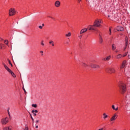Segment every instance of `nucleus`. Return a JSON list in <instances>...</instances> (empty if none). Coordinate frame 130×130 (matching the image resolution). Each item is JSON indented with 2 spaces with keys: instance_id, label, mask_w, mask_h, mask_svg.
Segmentation results:
<instances>
[{
  "instance_id": "obj_14",
  "label": "nucleus",
  "mask_w": 130,
  "mask_h": 130,
  "mask_svg": "<svg viewBox=\"0 0 130 130\" xmlns=\"http://www.w3.org/2000/svg\"><path fill=\"white\" fill-rule=\"evenodd\" d=\"M110 58H111V56H109L108 57H107L106 58H105L104 59H102V60H109V59H110Z\"/></svg>"
},
{
  "instance_id": "obj_2",
  "label": "nucleus",
  "mask_w": 130,
  "mask_h": 130,
  "mask_svg": "<svg viewBox=\"0 0 130 130\" xmlns=\"http://www.w3.org/2000/svg\"><path fill=\"white\" fill-rule=\"evenodd\" d=\"M100 23H101V21L99 20H95L93 25H90L88 27V30H93L94 31H95V30H96V28H95V27H99V26H100Z\"/></svg>"
},
{
  "instance_id": "obj_50",
  "label": "nucleus",
  "mask_w": 130,
  "mask_h": 130,
  "mask_svg": "<svg viewBox=\"0 0 130 130\" xmlns=\"http://www.w3.org/2000/svg\"><path fill=\"white\" fill-rule=\"evenodd\" d=\"M99 36H100V37H101V34H100Z\"/></svg>"
},
{
  "instance_id": "obj_38",
  "label": "nucleus",
  "mask_w": 130,
  "mask_h": 130,
  "mask_svg": "<svg viewBox=\"0 0 130 130\" xmlns=\"http://www.w3.org/2000/svg\"><path fill=\"white\" fill-rule=\"evenodd\" d=\"M8 113L9 114V116H11V114H10V111H9V110H8Z\"/></svg>"
},
{
  "instance_id": "obj_44",
  "label": "nucleus",
  "mask_w": 130,
  "mask_h": 130,
  "mask_svg": "<svg viewBox=\"0 0 130 130\" xmlns=\"http://www.w3.org/2000/svg\"><path fill=\"white\" fill-rule=\"evenodd\" d=\"M0 48H3V47H2V44H0Z\"/></svg>"
},
{
  "instance_id": "obj_5",
  "label": "nucleus",
  "mask_w": 130,
  "mask_h": 130,
  "mask_svg": "<svg viewBox=\"0 0 130 130\" xmlns=\"http://www.w3.org/2000/svg\"><path fill=\"white\" fill-rule=\"evenodd\" d=\"M16 14V10H15V9L11 8L9 10V16H14Z\"/></svg>"
},
{
  "instance_id": "obj_52",
  "label": "nucleus",
  "mask_w": 130,
  "mask_h": 130,
  "mask_svg": "<svg viewBox=\"0 0 130 130\" xmlns=\"http://www.w3.org/2000/svg\"><path fill=\"white\" fill-rule=\"evenodd\" d=\"M73 54V53H72V52H71V54Z\"/></svg>"
},
{
  "instance_id": "obj_53",
  "label": "nucleus",
  "mask_w": 130,
  "mask_h": 130,
  "mask_svg": "<svg viewBox=\"0 0 130 130\" xmlns=\"http://www.w3.org/2000/svg\"><path fill=\"white\" fill-rule=\"evenodd\" d=\"M108 17H110V16L109 15Z\"/></svg>"
},
{
  "instance_id": "obj_25",
  "label": "nucleus",
  "mask_w": 130,
  "mask_h": 130,
  "mask_svg": "<svg viewBox=\"0 0 130 130\" xmlns=\"http://www.w3.org/2000/svg\"><path fill=\"white\" fill-rule=\"evenodd\" d=\"M81 65L82 66V67H88V66L87 64H86V63H82Z\"/></svg>"
},
{
  "instance_id": "obj_21",
  "label": "nucleus",
  "mask_w": 130,
  "mask_h": 130,
  "mask_svg": "<svg viewBox=\"0 0 130 130\" xmlns=\"http://www.w3.org/2000/svg\"><path fill=\"white\" fill-rule=\"evenodd\" d=\"M38 113V110H32L31 111V113Z\"/></svg>"
},
{
  "instance_id": "obj_34",
  "label": "nucleus",
  "mask_w": 130,
  "mask_h": 130,
  "mask_svg": "<svg viewBox=\"0 0 130 130\" xmlns=\"http://www.w3.org/2000/svg\"><path fill=\"white\" fill-rule=\"evenodd\" d=\"M112 109H113V110H114V109H115V106L114 105H112Z\"/></svg>"
},
{
  "instance_id": "obj_51",
  "label": "nucleus",
  "mask_w": 130,
  "mask_h": 130,
  "mask_svg": "<svg viewBox=\"0 0 130 130\" xmlns=\"http://www.w3.org/2000/svg\"><path fill=\"white\" fill-rule=\"evenodd\" d=\"M116 52H118V51H116Z\"/></svg>"
},
{
  "instance_id": "obj_4",
  "label": "nucleus",
  "mask_w": 130,
  "mask_h": 130,
  "mask_svg": "<svg viewBox=\"0 0 130 130\" xmlns=\"http://www.w3.org/2000/svg\"><path fill=\"white\" fill-rule=\"evenodd\" d=\"M89 67L92 69H100V66L92 63L89 64Z\"/></svg>"
},
{
  "instance_id": "obj_26",
  "label": "nucleus",
  "mask_w": 130,
  "mask_h": 130,
  "mask_svg": "<svg viewBox=\"0 0 130 130\" xmlns=\"http://www.w3.org/2000/svg\"><path fill=\"white\" fill-rule=\"evenodd\" d=\"M8 61L9 64H10V66H11V67H13V64H12L11 60H10V59H8Z\"/></svg>"
},
{
  "instance_id": "obj_15",
  "label": "nucleus",
  "mask_w": 130,
  "mask_h": 130,
  "mask_svg": "<svg viewBox=\"0 0 130 130\" xmlns=\"http://www.w3.org/2000/svg\"><path fill=\"white\" fill-rule=\"evenodd\" d=\"M10 74H11V75L12 76V77H13V78H16V75H15V73H14V72H13V71H10Z\"/></svg>"
},
{
  "instance_id": "obj_10",
  "label": "nucleus",
  "mask_w": 130,
  "mask_h": 130,
  "mask_svg": "<svg viewBox=\"0 0 130 130\" xmlns=\"http://www.w3.org/2000/svg\"><path fill=\"white\" fill-rule=\"evenodd\" d=\"M128 45V38H127V37H125L124 46L126 47H127Z\"/></svg>"
},
{
  "instance_id": "obj_3",
  "label": "nucleus",
  "mask_w": 130,
  "mask_h": 130,
  "mask_svg": "<svg viewBox=\"0 0 130 130\" xmlns=\"http://www.w3.org/2000/svg\"><path fill=\"white\" fill-rule=\"evenodd\" d=\"M105 71L106 73L108 74H114L116 72V70L114 68H106Z\"/></svg>"
},
{
  "instance_id": "obj_46",
  "label": "nucleus",
  "mask_w": 130,
  "mask_h": 130,
  "mask_svg": "<svg viewBox=\"0 0 130 130\" xmlns=\"http://www.w3.org/2000/svg\"><path fill=\"white\" fill-rule=\"evenodd\" d=\"M42 25V27H44V23H43Z\"/></svg>"
},
{
  "instance_id": "obj_45",
  "label": "nucleus",
  "mask_w": 130,
  "mask_h": 130,
  "mask_svg": "<svg viewBox=\"0 0 130 130\" xmlns=\"http://www.w3.org/2000/svg\"><path fill=\"white\" fill-rule=\"evenodd\" d=\"M109 32H111V28L110 27Z\"/></svg>"
},
{
  "instance_id": "obj_18",
  "label": "nucleus",
  "mask_w": 130,
  "mask_h": 130,
  "mask_svg": "<svg viewBox=\"0 0 130 130\" xmlns=\"http://www.w3.org/2000/svg\"><path fill=\"white\" fill-rule=\"evenodd\" d=\"M99 40L100 44H102V43H103V39H102V37H100Z\"/></svg>"
},
{
  "instance_id": "obj_27",
  "label": "nucleus",
  "mask_w": 130,
  "mask_h": 130,
  "mask_svg": "<svg viewBox=\"0 0 130 130\" xmlns=\"http://www.w3.org/2000/svg\"><path fill=\"white\" fill-rule=\"evenodd\" d=\"M32 107H34L35 108H37V104H32L31 105Z\"/></svg>"
},
{
  "instance_id": "obj_41",
  "label": "nucleus",
  "mask_w": 130,
  "mask_h": 130,
  "mask_svg": "<svg viewBox=\"0 0 130 130\" xmlns=\"http://www.w3.org/2000/svg\"><path fill=\"white\" fill-rule=\"evenodd\" d=\"M38 122H39V120H37L36 121V123H38Z\"/></svg>"
},
{
  "instance_id": "obj_11",
  "label": "nucleus",
  "mask_w": 130,
  "mask_h": 130,
  "mask_svg": "<svg viewBox=\"0 0 130 130\" xmlns=\"http://www.w3.org/2000/svg\"><path fill=\"white\" fill-rule=\"evenodd\" d=\"M55 6L56 8H59L60 7V2L59 1H57L55 2Z\"/></svg>"
},
{
  "instance_id": "obj_42",
  "label": "nucleus",
  "mask_w": 130,
  "mask_h": 130,
  "mask_svg": "<svg viewBox=\"0 0 130 130\" xmlns=\"http://www.w3.org/2000/svg\"><path fill=\"white\" fill-rule=\"evenodd\" d=\"M82 0H78V3H79V4H80V3H81V1Z\"/></svg>"
},
{
  "instance_id": "obj_23",
  "label": "nucleus",
  "mask_w": 130,
  "mask_h": 130,
  "mask_svg": "<svg viewBox=\"0 0 130 130\" xmlns=\"http://www.w3.org/2000/svg\"><path fill=\"white\" fill-rule=\"evenodd\" d=\"M30 114V118L32 121V123H34V118H33V117H32V114Z\"/></svg>"
},
{
  "instance_id": "obj_7",
  "label": "nucleus",
  "mask_w": 130,
  "mask_h": 130,
  "mask_svg": "<svg viewBox=\"0 0 130 130\" xmlns=\"http://www.w3.org/2000/svg\"><path fill=\"white\" fill-rule=\"evenodd\" d=\"M126 62H127V61H126V60H124L122 61V64L120 66V69H124L125 66H126Z\"/></svg>"
},
{
  "instance_id": "obj_31",
  "label": "nucleus",
  "mask_w": 130,
  "mask_h": 130,
  "mask_svg": "<svg viewBox=\"0 0 130 130\" xmlns=\"http://www.w3.org/2000/svg\"><path fill=\"white\" fill-rule=\"evenodd\" d=\"M22 89L25 93V94H27V92H26V89H25V88H24V87H22Z\"/></svg>"
},
{
  "instance_id": "obj_30",
  "label": "nucleus",
  "mask_w": 130,
  "mask_h": 130,
  "mask_svg": "<svg viewBox=\"0 0 130 130\" xmlns=\"http://www.w3.org/2000/svg\"><path fill=\"white\" fill-rule=\"evenodd\" d=\"M43 42H44V41L43 40H42L41 42V44L42 45V46H44V43Z\"/></svg>"
},
{
  "instance_id": "obj_20",
  "label": "nucleus",
  "mask_w": 130,
  "mask_h": 130,
  "mask_svg": "<svg viewBox=\"0 0 130 130\" xmlns=\"http://www.w3.org/2000/svg\"><path fill=\"white\" fill-rule=\"evenodd\" d=\"M112 50H114L115 49H116V47H115V44H113L112 45Z\"/></svg>"
},
{
  "instance_id": "obj_19",
  "label": "nucleus",
  "mask_w": 130,
  "mask_h": 130,
  "mask_svg": "<svg viewBox=\"0 0 130 130\" xmlns=\"http://www.w3.org/2000/svg\"><path fill=\"white\" fill-rule=\"evenodd\" d=\"M49 44H51L52 46H54V42H53V41H50L49 42Z\"/></svg>"
},
{
  "instance_id": "obj_33",
  "label": "nucleus",
  "mask_w": 130,
  "mask_h": 130,
  "mask_svg": "<svg viewBox=\"0 0 130 130\" xmlns=\"http://www.w3.org/2000/svg\"><path fill=\"white\" fill-rule=\"evenodd\" d=\"M48 17L51 18V19H53V20H55V18H53V17L50 16H48Z\"/></svg>"
},
{
  "instance_id": "obj_36",
  "label": "nucleus",
  "mask_w": 130,
  "mask_h": 130,
  "mask_svg": "<svg viewBox=\"0 0 130 130\" xmlns=\"http://www.w3.org/2000/svg\"><path fill=\"white\" fill-rule=\"evenodd\" d=\"M2 64L4 65V68H6V67H7V65H6V64L4 62H2Z\"/></svg>"
},
{
  "instance_id": "obj_28",
  "label": "nucleus",
  "mask_w": 130,
  "mask_h": 130,
  "mask_svg": "<svg viewBox=\"0 0 130 130\" xmlns=\"http://www.w3.org/2000/svg\"><path fill=\"white\" fill-rule=\"evenodd\" d=\"M127 53L128 52H125V54L122 55V57H125V56H126V55H127Z\"/></svg>"
},
{
  "instance_id": "obj_29",
  "label": "nucleus",
  "mask_w": 130,
  "mask_h": 130,
  "mask_svg": "<svg viewBox=\"0 0 130 130\" xmlns=\"http://www.w3.org/2000/svg\"><path fill=\"white\" fill-rule=\"evenodd\" d=\"M8 42H9V41H8V40H5V42H4L5 44L6 45H8Z\"/></svg>"
},
{
  "instance_id": "obj_17",
  "label": "nucleus",
  "mask_w": 130,
  "mask_h": 130,
  "mask_svg": "<svg viewBox=\"0 0 130 130\" xmlns=\"http://www.w3.org/2000/svg\"><path fill=\"white\" fill-rule=\"evenodd\" d=\"M5 69L7 70L9 73H10L12 71L11 70V69H10V68H9V67H8V66H5Z\"/></svg>"
},
{
  "instance_id": "obj_35",
  "label": "nucleus",
  "mask_w": 130,
  "mask_h": 130,
  "mask_svg": "<svg viewBox=\"0 0 130 130\" xmlns=\"http://www.w3.org/2000/svg\"><path fill=\"white\" fill-rule=\"evenodd\" d=\"M39 28L40 29H43V27L42 26H41V25H39Z\"/></svg>"
},
{
  "instance_id": "obj_16",
  "label": "nucleus",
  "mask_w": 130,
  "mask_h": 130,
  "mask_svg": "<svg viewBox=\"0 0 130 130\" xmlns=\"http://www.w3.org/2000/svg\"><path fill=\"white\" fill-rule=\"evenodd\" d=\"M107 117H108V115L107 114H106V113H104L103 114V118H104V119H106V118H107Z\"/></svg>"
},
{
  "instance_id": "obj_9",
  "label": "nucleus",
  "mask_w": 130,
  "mask_h": 130,
  "mask_svg": "<svg viewBox=\"0 0 130 130\" xmlns=\"http://www.w3.org/2000/svg\"><path fill=\"white\" fill-rule=\"evenodd\" d=\"M118 116L116 114H114V115L112 117V118L110 119V121H114L115 120Z\"/></svg>"
},
{
  "instance_id": "obj_12",
  "label": "nucleus",
  "mask_w": 130,
  "mask_h": 130,
  "mask_svg": "<svg viewBox=\"0 0 130 130\" xmlns=\"http://www.w3.org/2000/svg\"><path fill=\"white\" fill-rule=\"evenodd\" d=\"M88 31L87 28H83L80 31V34H83V33H85V32H87Z\"/></svg>"
},
{
  "instance_id": "obj_48",
  "label": "nucleus",
  "mask_w": 130,
  "mask_h": 130,
  "mask_svg": "<svg viewBox=\"0 0 130 130\" xmlns=\"http://www.w3.org/2000/svg\"><path fill=\"white\" fill-rule=\"evenodd\" d=\"M66 44H69V42H67Z\"/></svg>"
},
{
  "instance_id": "obj_37",
  "label": "nucleus",
  "mask_w": 130,
  "mask_h": 130,
  "mask_svg": "<svg viewBox=\"0 0 130 130\" xmlns=\"http://www.w3.org/2000/svg\"><path fill=\"white\" fill-rule=\"evenodd\" d=\"M114 110H115L116 111H117L118 110V107L115 108Z\"/></svg>"
},
{
  "instance_id": "obj_40",
  "label": "nucleus",
  "mask_w": 130,
  "mask_h": 130,
  "mask_svg": "<svg viewBox=\"0 0 130 130\" xmlns=\"http://www.w3.org/2000/svg\"><path fill=\"white\" fill-rule=\"evenodd\" d=\"M40 53L42 54V55H43V51H41Z\"/></svg>"
},
{
  "instance_id": "obj_13",
  "label": "nucleus",
  "mask_w": 130,
  "mask_h": 130,
  "mask_svg": "<svg viewBox=\"0 0 130 130\" xmlns=\"http://www.w3.org/2000/svg\"><path fill=\"white\" fill-rule=\"evenodd\" d=\"M122 57V55H121V54H119L116 56V58H117V59H119V58H121Z\"/></svg>"
},
{
  "instance_id": "obj_47",
  "label": "nucleus",
  "mask_w": 130,
  "mask_h": 130,
  "mask_svg": "<svg viewBox=\"0 0 130 130\" xmlns=\"http://www.w3.org/2000/svg\"><path fill=\"white\" fill-rule=\"evenodd\" d=\"M36 128H38V125L36 126Z\"/></svg>"
},
{
  "instance_id": "obj_24",
  "label": "nucleus",
  "mask_w": 130,
  "mask_h": 130,
  "mask_svg": "<svg viewBox=\"0 0 130 130\" xmlns=\"http://www.w3.org/2000/svg\"><path fill=\"white\" fill-rule=\"evenodd\" d=\"M4 130H11V127H6L4 128Z\"/></svg>"
},
{
  "instance_id": "obj_22",
  "label": "nucleus",
  "mask_w": 130,
  "mask_h": 130,
  "mask_svg": "<svg viewBox=\"0 0 130 130\" xmlns=\"http://www.w3.org/2000/svg\"><path fill=\"white\" fill-rule=\"evenodd\" d=\"M71 35H72V34L71 32H69L66 35V36L67 37H70V36H71Z\"/></svg>"
},
{
  "instance_id": "obj_6",
  "label": "nucleus",
  "mask_w": 130,
  "mask_h": 130,
  "mask_svg": "<svg viewBox=\"0 0 130 130\" xmlns=\"http://www.w3.org/2000/svg\"><path fill=\"white\" fill-rule=\"evenodd\" d=\"M9 118L8 117H6L5 118H3L2 119L1 122L2 124H7Z\"/></svg>"
},
{
  "instance_id": "obj_39",
  "label": "nucleus",
  "mask_w": 130,
  "mask_h": 130,
  "mask_svg": "<svg viewBox=\"0 0 130 130\" xmlns=\"http://www.w3.org/2000/svg\"><path fill=\"white\" fill-rule=\"evenodd\" d=\"M32 113L34 114V116H36V115H37V114L36 113H34V112Z\"/></svg>"
},
{
  "instance_id": "obj_32",
  "label": "nucleus",
  "mask_w": 130,
  "mask_h": 130,
  "mask_svg": "<svg viewBox=\"0 0 130 130\" xmlns=\"http://www.w3.org/2000/svg\"><path fill=\"white\" fill-rule=\"evenodd\" d=\"M78 37L79 38V39H81L82 37H83V35L82 34H80V35Z\"/></svg>"
},
{
  "instance_id": "obj_1",
  "label": "nucleus",
  "mask_w": 130,
  "mask_h": 130,
  "mask_svg": "<svg viewBox=\"0 0 130 130\" xmlns=\"http://www.w3.org/2000/svg\"><path fill=\"white\" fill-rule=\"evenodd\" d=\"M118 86L119 89V91L121 94H124L126 92V85L122 81H120Z\"/></svg>"
},
{
  "instance_id": "obj_49",
  "label": "nucleus",
  "mask_w": 130,
  "mask_h": 130,
  "mask_svg": "<svg viewBox=\"0 0 130 130\" xmlns=\"http://www.w3.org/2000/svg\"><path fill=\"white\" fill-rule=\"evenodd\" d=\"M109 35H111V32H109Z\"/></svg>"
},
{
  "instance_id": "obj_8",
  "label": "nucleus",
  "mask_w": 130,
  "mask_h": 130,
  "mask_svg": "<svg viewBox=\"0 0 130 130\" xmlns=\"http://www.w3.org/2000/svg\"><path fill=\"white\" fill-rule=\"evenodd\" d=\"M116 30H117V31H122L124 30V28L122 26H118L116 27Z\"/></svg>"
},
{
  "instance_id": "obj_43",
  "label": "nucleus",
  "mask_w": 130,
  "mask_h": 130,
  "mask_svg": "<svg viewBox=\"0 0 130 130\" xmlns=\"http://www.w3.org/2000/svg\"><path fill=\"white\" fill-rule=\"evenodd\" d=\"M127 47H125L124 48V50H125V49H126V48H127Z\"/></svg>"
}]
</instances>
